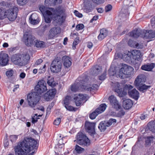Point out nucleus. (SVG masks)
<instances>
[{
    "label": "nucleus",
    "instance_id": "obj_1",
    "mask_svg": "<svg viewBox=\"0 0 155 155\" xmlns=\"http://www.w3.org/2000/svg\"><path fill=\"white\" fill-rule=\"evenodd\" d=\"M37 142L31 138L25 137L15 147V153L17 155H27L32 150L37 149Z\"/></svg>",
    "mask_w": 155,
    "mask_h": 155
},
{
    "label": "nucleus",
    "instance_id": "obj_2",
    "mask_svg": "<svg viewBox=\"0 0 155 155\" xmlns=\"http://www.w3.org/2000/svg\"><path fill=\"white\" fill-rule=\"evenodd\" d=\"M48 10L44 6H41L39 9L43 15H54L53 20L56 25H61L64 20V17L65 16V10L63 9L57 8L54 9L52 8H49Z\"/></svg>",
    "mask_w": 155,
    "mask_h": 155
},
{
    "label": "nucleus",
    "instance_id": "obj_3",
    "mask_svg": "<svg viewBox=\"0 0 155 155\" xmlns=\"http://www.w3.org/2000/svg\"><path fill=\"white\" fill-rule=\"evenodd\" d=\"M111 85L113 90L116 92L118 96L120 97H124L127 95V89L131 90L133 88V87L130 85L126 84L122 88V84L117 82H112Z\"/></svg>",
    "mask_w": 155,
    "mask_h": 155
},
{
    "label": "nucleus",
    "instance_id": "obj_4",
    "mask_svg": "<svg viewBox=\"0 0 155 155\" xmlns=\"http://www.w3.org/2000/svg\"><path fill=\"white\" fill-rule=\"evenodd\" d=\"M30 59L29 55L26 53L21 55L15 54L12 57V61L16 65L22 66L26 64Z\"/></svg>",
    "mask_w": 155,
    "mask_h": 155
},
{
    "label": "nucleus",
    "instance_id": "obj_5",
    "mask_svg": "<svg viewBox=\"0 0 155 155\" xmlns=\"http://www.w3.org/2000/svg\"><path fill=\"white\" fill-rule=\"evenodd\" d=\"M134 69L132 67L124 64L122 66L116 75L121 78H125L129 77L133 74Z\"/></svg>",
    "mask_w": 155,
    "mask_h": 155
},
{
    "label": "nucleus",
    "instance_id": "obj_6",
    "mask_svg": "<svg viewBox=\"0 0 155 155\" xmlns=\"http://www.w3.org/2000/svg\"><path fill=\"white\" fill-rule=\"evenodd\" d=\"M87 81V77L85 76L83 77H79L77 79L75 83L73 84L71 87L72 91L76 92L79 91H83L84 89L83 87V85H84V83Z\"/></svg>",
    "mask_w": 155,
    "mask_h": 155
},
{
    "label": "nucleus",
    "instance_id": "obj_7",
    "mask_svg": "<svg viewBox=\"0 0 155 155\" xmlns=\"http://www.w3.org/2000/svg\"><path fill=\"white\" fill-rule=\"evenodd\" d=\"M78 144L83 146L90 145V142L87 137L81 132L78 133L76 136Z\"/></svg>",
    "mask_w": 155,
    "mask_h": 155
},
{
    "label": "nucleus",
    "instance_id": "obj_8",
    "mask_svg": "<svg viewBox=\"0 0 155 155\" xmlns=\"http://www.w3.org/2000/svg\"><path fill=\"white\" fill-rule=\"evenodd\" d=\"M27 101L28 105L31 107H34L39 101V97L35 93L29 94L27 96Z\"/></svg>",
    "mask_w": 155,
    "mask_h": 155
},
{
    "label": "nucleus",
    "instance_id": "obj_9",
    "mask_svg": "<svg viewBox=\"0 0 155 155\" xmlns=\"http://www.w3.org/2000/svg\"><path fill=\"white\" fill-rule=\"evenodd\" d=\"M18 11V8L15 7L8 9L5 11V18L7 17L10 21H14L17 18Z\"/></svg>",
    "mask_w": 155,
    "mask_h": 155
},
{
    "label": "nucleus",
    "instance_id": "obj_10",
    "mask_svg": "<svg viewBox=\"0 0 155 155\" xmlns=\"http://www.w3.org/2000/svg\"><path fill=\"white\" fill-rule=\"evenodd\" d=\"M61 61L59 59H54L52 61L51 67V70L53 72L58 73L61 71L62 67Z\"/></svg>",
    "mask_w": 155,
    "mask_h": 155
},
{
    "label": "nucleus",
    "instance_id": "obj_11",
    "mask_svg": "<svg viewBox=\"0 0 155 155\" xmlns=\"http://www.w3.org/2000/svg\"><path fill=\"white\" fill-rule=\"evenodd\" d=\"M47 90L46 84L43 80L39 81L35 87V91L38 94H41Z\"/></svg>",
    "mask_w": 155,
    "mask_h": 155
},
{
    "label": "nucleus",
    "instance_id": "obj_12",
    "mask_svg": "<svg viewBox=\"0 0 155 155\" xmlns=\"http://www.w3.org/2000/svg\"><path fill=\"white\" fill-rule=\"evenodd\" d=\"M24 39L25 44L27 46H31L34 45L36 38L31 35L25 34L24 35Z\"/></svg>",
    "mask_w": 155,
    "mask_h": 155
},
{
    "label": "nucleus",
    "instance_id": "obj_13",
    "mask_svg": "<svg viewBox=\"0 0 155 155\" xmlns=\"http://www.w3.org/2000/svg\"><path fill=\"white\" fill-rule=\"evenodd\" d=\"M87 96L86 94L84 95L81 94H75L74 100L76 106H79L81 104L83 101H86Z\"/></svg>",
    "mask_w": 155,
    "mask_h": 155
},
{
    "label": "nucleus",
    "instance_id": "obj_14",
    "mask_svg": "<svg viewBox=\"0 0 155 155\" xmlns=\"http://www.w3.org/2000/svg\"><path fill=\"white\" fill-rule=\"evenodd\" d=\"M96 123L86 121L85 124V127L87 131L92 136L95 133L94 129Z\"/></svg>",
    "mask_w": 155,
    "mask_h": 155
},
{
    "label": "nucleus",
    "instance_id": "obj_15",
    "mask_svg": "<svg viewBox=\"0 0 155 155\" xmlns=\"http://www.w3.org/2000/svg\"><path fill=\"white\" fill-rule=\"evenodd\" d=\"M110 104L112 107L118 110L120 108L121 106L119 102L117 99L116 97L114 95H112L108 98Z\"/></svg>",
    "mask_w": 155,
    "mask_h": 155
},
{
    "label": "nucleus",
    "instance_id": "obj_16",
    "mask_svg": "<svg viewBox=\"0 0 155 155\" xmlns=\"http://www.w3.org/2000/svg\"><path fill=\"white\" fill-rule=\"evenodd\" d=\"M8 61V54L3 52H1L0 54V65L4 66L7 65Z\"/></svg>",
    "mask_w": 155,
    "mask_h": 155
},
{
    "label": "nucleus",
    "instance_id": "obj_17",
    "mask_svg": "<svg viewBox=\"0 0 155 155\" xmlns=\"http://www.w3.org/2000/svg\"><path fill=\"white\" fill-rule=\"evenodd\" d=\"M61 32V29L59 27H55L51 29L49 31V37L52 38Z\"/></svg>",
    "mask_w": 155,
    "mask_h": 155
},
{
    "label": "nucleus",
    "instance_id": "obj_18",
    "mask_svg": "<svg viewBox=\"0 0 155 155\" xmlns=\"http://www.w3.org/2000/svg\"><path fill=\"white\" fill-rule=\"evenodd\" d=\"M145 81V76L143 74H140L138 76L134 81L136 86L142 85Z\"/></svg>",
    "mask_w": 155,
    "mask_h": 155
},
{
    "label": "nucleus",
    "instance_id": "obj_19",
    "mask_svg": "<svg viewBox=\"0 0 155 155\" xmlns=\"http://www.w3.org/2000/svg\"><path fill=\"white\" fill-rule=\"evenodd\" d=\"M140 53L139 51L136 50H133L130 52H128V55L131 57V59L138 60L140 59Z\"/></svg>",
    "mask_w": 155,
    "mask_h": 155
},
{
    "label": "nucleus",
    "instance_id": "obj_20",
    "mask_svg": "<svg viewBox=\"0 0 155 155\" xmlns=\"http://www.w3.org/2000/svg\"><path fill=\"white\" fill-rule=\"evenodd\" d=\"M88 79L87 78V81L86 82V81L84 83V85H83V87L84 90H86L88 91H91L92 90H94L97 89L98 86L96 84H94L91 86L90 85H89L87 84V81H88Z\"/></svg>",
    "mask_w": 155,
    "mask_h": 155
},
{
    "label": "nucleus",
    "instance_id": "obj_21",
    "mask_svg": "<svg viewBox=\"0 0 155 155\" xmlns=\"http://www.w3.org/2000/svg\"><path fill=\"white\" fill-rule=\"evenodd\" d=\"M122 99L123 100V106L125 109H128L132 107L133 103L130 99H125L124 98H123Z\"/></svg>",
    "mask_w": 155,
    "mask_h": 155
},
{
    "label": "nucleus",
    "instance_id": "obj_22",
    "mask_svg": "<svg viewBox=\"0 0 155 155\" xmlns=\"http://www.w3.org/2000/svg\"><path fill=\"white\" fill-rule=\"evenodd\" d=\"M128 93L130 97L133 98L136 100H137L139 96V93L138 91L135 89L131 90L127 89Z\"/></svg>",
    "mask_w": 155,
    "mask_h": 155
},
{
    "label": "nucleus",
    "instance_id": "obj_23",
    "mask_svg": "<svg viewBox=\"0 0 155 155\" xmlns=\"http://www.w3.org/2000/svg\"><path fill=\"white\" fill-rule=\"evenodd\" d=\"M155 64L153 63H148L142 65L141 68L142 70L147 71H151L154 68Z\"/></svg>",
    "mask_w": 155,
    "mask_h": 155
},
{
    "label": "nucleus",
    "instance_id": "obj_24",
    "mask_svg": "<svg viewBox=\"0 0 155 155\" xmlns=\"http://www.w3.org/2000/svg\"><path fill=\"white\" fill-rule=\"evenodd\" d=\"M30 22L32 24H37L39 22L38 16L36 13H33L31 15L29 18Z\"/></svg>",
    "mask_w": 155,
    "mask_h": 155
},
{
    "label": "nucleus",
    "instance_id": "obj_25",
    "mask_svg": "<svg viewBox=\"0 0 155 155\" xmlns=\"http://www.w3.org/2000/svg\"><path fill=\"white\" fill-rule=\"evenodd\" d=\"M62 61L64 65L66 68L69 67L71 64V59L68 57L64 56L62 57Z\"/></svg>",
    "mask_w": 155,
    "mask_h": 155
},
{
    "label": "nucleus",
    "instance_id": "obj_26",
    "mask_svg": "<svg viewBox=\"0 0 155 155\" xmlns=\"http://www.w3.org/2000/svg\"><path fill=\"white\" fill-rule=\"evenodd\" d=\"M108 32L105 29L101 30L100 34L98 36V38L100 40H101L104 38L107 35Z\"/></svg>",
    "mask_w": 155,
    "mask_h": 155
},
{
    "label": "nucleus",
    "instance_id": "obj_27",
    "mask_svg": "<svg viewBox=\"0 0 155 155\" xmlns=\"http://www.w3.org/2000/svg\"><path fill=\"white\" fill-rule=\"evenodd\" d=\"M107 127H108L107 124V123L106 121H102L99 125L98 128L101 132L104 131Z\"/></svg>",
    "mask_w": 155,
    "mask_h": 155
},
{
    "label": "nucleus",
    "instance_id": "obj_28",
    "mask_svg": "<svg viewBox=\"0 0 155 155\" xmlns=\"http://www.w3.org/2000/svg\"><path fill=\"white\" fill-rule=\"evenodd\" d=\"M35 46L38 48H44L45 47L44 42L36 39L34 45Z\"/></svg>",
    "mask_w": 155,
    "mask_h": 155
},
{
    "label": "nucleus",
    "instance_id": "obj_29",
    "mask_svg": "<svg viewBox=\"0 0 155 155\" xmlns=\"http://www.w3.org/2000/svg\"><path fill=\"white\" fill-rule=\"evenodd\" d=\"M106 107L107 105L105 104H102L96 110V111H97L98 114H100L105 110Z\"/></svg>",
    "mask_w": 155,
    "mask_h": 155
},
{
    "label": "nucleus",
    "instance_id": "obj_30",
    "mask_svg": "<svg viewBox=\"0 0 155 155\" xmlns=\"http://www.w3.org/2000/svg\"><path fill=\"white\" fill-rule=\"evenodd\" d=\"M129 35L134 38H137L140 36V29H137L130 32Z\"/></svg>",
    "mask_w": 155,
    "mask_h": 155
},
{
    "label": "nucleus",
    "instance_id": "obj_31",
    "mask_svg": "<svg viewBox=\"0 0 155 155\" xmlns=\"http://www.w3.org/2000/svg\"><path fill=\"white\" fill-rule=\"evenodd\" d=\"M148 126L150 130L153 132L155 133V122L154 121L149 123Z\"/></svg>",
    "mask_w": 155,
    "mask_h": 155
},
{
    "label": "nucleus",
    "instance_id": "obj_32",
    "mask_svg": "<svg viewBox=\"0 0 155 155\" xmlns=\"http://www.w3.org/2000/svg\"><path fill=\"white\" fill-rule=\"evenodd\" d=\"M148 32L146 30H140V36L143 38L147 39Z\"/></svg>",
    "mask_w": 155,
    "mask_h": 155
},
{
    "label": "nucleus",
    "instance_id": "obj_33",
    "mask_svg": "<svg viewBox=\"0 0 155 155\" xmlns=\"http://www.w3.org/2000/svg\"><path fill=\"white\" fill-rule=\"evenodd\" d=\"M71 100V96H66L64 100L63 101V105L64 106H66L68 105H69Z\"/></svg>",
    "mask_w": 155,
    "mask_h": 155
},
{
    "label": "nucleus",
    "instance_id": "obj_34",
    "mask_svg": "<svg viewBox=\"0 0 155 155\" xmlns=\"http://www.w3.org/2000/svg\"><path fill=\"white\" fill-rule=\"evenodd\" d=\"M47 83L51 87H54L56 85V84L54 82V78H53L49 76L48 78Z\"/></svg>",
    "mask_w": 155,
    "mask_h": 155
},
{
    "label": "nucleus",
    "instance_id": "obj_35",
    "mask_svg": "<svg viewBox=\"0 0 155 155\" xmlns=\"http://www.w3.org/2000/svg\"><path fill=\"white\" fill-rule=\"evenodd\" d=\"M93 71L92 74L96 76L101 71V68L100 67L96 66L93 68Z\"/></svg>",
    "mask_w": 155,
    "mask_h": 155
},
{
    "label": "nucleus",
    "instance_id": "obj_36",
    "mask_svg": "<svg viewBox=\"0 0 155 155\" xmlns=\"http://www.w3.org/2000/svg\"><path fill=\"white\" fill-rule=\"evenodd\" d=\"M148 39H151L155 37V30H150L148 31Z\"/></svg>",
    "mask_w": 155,
    "mask_h": 155
},
{
    "label": "nucleus",
    "instance_id": "obj_37",
    "mask_svg": "<svg viewBox=\"0 0 155 155\" xmlns=\"http://www.w3.org/2000/svg\"><path fill=\"white\" fill-rule=\"evenodd\" d=\"M47 93H48L49 96L52 99L56 94V90L55 89H52L49 90Z\"/></svg>",
    "mask_w": 155,
    "mask_h": 155
},
{
    "label": "nucleus",
    "instance_id": "obj_38",
    "mask_svg": "<svg viewBox=\"0 0 155 155\" xmlns=\"http://www.w3.org/2000/svg\"><path fill=\"white\" fill-rule=\"evenodd\" d=\"M5 11L3 8H0V19H3L5 18Z\"/></svg>",
    "mask_w": 155,
    "mask_h": 155
},
{
    "label": "nucleus",
    "instance_id": "obj_39",
    "mask_svg": "<svg viewBox=\"0 0 155 155\" xmlns=\"http://www.w3.org/2000/svg\"><path fill=\"white\" fill-rule=\"evenodd\" d=\"M137 86L138 87L139 90L142 91H143L145 90H146L150 87V86L146 85L143 84L141 85Z\"/></svg>",
    "mask_w": 155,
    "mask_h": 155
},
{
    "label": "nucleus",
    "instance_id": "obj_40",
    "mask_svg": "<svg viewBox=\"0 0 155 155\" xmlns=\"http://www.w3.org/2000/svg\"><path fill=\"white\" fill-rule=\"evenodd\" d=\"M52 15H49L45 14L44 15L45 22L47 23H49L51 21V16Z\"/></svg>",
    "mask_w": 155,
    "mask_h": 155
},
{
    "label": "nucleus",
    "instance_id": "obj_41",
    "mask_svg": "<svg viewBox=\"0 0 155 155\" xmlns=\"http://www.w3.org/2000/svg\"><path fill=\"white\" fill-rule=\"evenodd\" d=\"M105 51L107 54L109 53L112 50V45L110 44H107V46L105 47Z\"/></svg>",
    "mask_w": 155,
    "mask_h": 155
},
{
    "label": "nucleus",
    "instance_id": "obj_42",
    "mask_svg": "<svg viewBox=\"0 0 155 155\" xmlns=\"http://www.w3.org/2000/svg\"><path fill=\"white\" fill-rule=\"evenodd\" d=\"M75 150L77 152L79 153H81L84 151V149L77 145L75 146Z\"/></svg>",
    "mask_w": 155,
    "mask_h": 155
},
{
    "label": "nucleus",
    "instance_id": "obj_43",
    "mask_svg": "<svg viewBox=\"0 0 155 155\" xmlns=\"http://www.w3.org/2000/svg\"><path fill=\"white\" fill-rule=\"evenodd\" d=\"M134 62V67L136 70H138L140 64V62L138 60H135Z\"/></svg>",
    "mask_w": 155,
    "mask_h": 155
},
{
    "label": "nucleus",
    "instance_id": "obj_44",
    "mask_svg": "<svg viewBox=\"0 0 155 155\" xmlns=\"http://www.w3.org/2000/svg\"><path fill=\"white\" fill-rule=\"evenodd\" d=\"M108 127L110 126L112 124H114L116 122V120L114 119H110L108 121L106 122Z\"/></svg>",
    "mask_w": 155,
    "mask_h": 155
},
{
    "label": "nucleus",
    "instance_id": "obj_45",
    "mask_svg": "<svg viewBox=\"0 0 155 155\" xmlns=\"http://www.w3.org/2000/svg\"><path fill=\"white\" fill-rule=\"evenodd\" d=\"M99 114H98L97 111H96V110L92 112L90 115V117L91 119H94Z\"/></svg>",
    "mask_w": 155,
    "mask_h": 155
},
{
    "label": "nucleus",
    "instance_id": "obj_46",
    "mask_svg": "<svg viewBox=\"0 0 155 155\" xmlns=\"http://www.w3.org/2000/svg\"><path fill=\"white\" fill-rule=\"evenodd\" d=\"M38 119H39V118L38 117V114H35V115L33 116L32 118V123L34 124L37 121Z\"/></svg>",
    "mask_w": 155,
    "mask_h": 155
},
{
    "label": "nucleus",
    "instance_id": "obj_47",
    "mask_svg": "<svg viewBox=\"0 0 155 155\" xmlns=\"http://www.w3.org/2000/svg\"><path fill=\"white\" fill-rule=\"evenodd\" d=\"M64 107L67 110L69 111L73 110L75 111L76 110L75 108L71 106H69V105H68L66 106H64Z\"/></svg>",
    "mask_w": 155,
    "mask_h": 155
},
{
    "label": "nucleus",
    "instance_id": "obj_48",
    "mask_svg": "<svg viewBox=\"0 0 155 155\" xmlns=\"http://www.w3.org/2000/svg\"><path fill=\"white\" fill-rule=\"evenodd\" d=\"M123 56V59L124 60L126 61L131 60L130 56L128 55V52L127 54H124Z\"/></svg>",
    "mask_w": 155,
    "mask_h": 155
},
{
    "label": "nucleus",
    "instance_id": "obj_49",
    "mask_svg": "<svg viewBox=\"0 0 155 155\" xmlns=\"http://www.w3.org/2000/svg\"><path fill=\"white\" fill-rule=\"evenodd\" d=\"M123 55L120 53H116L115 54L114 57L116 59H117L118 58L123 59Z\"/></svg>",
    "mask_w": 155,
    "mask_h": 155
},
{
    "label": "nucleus",
    "instance_id": "obj_50",
    "mask_svg": "<svg viewBox=\"0 0 155 155\" xmlns=\"http://www.w3.org/2000/svg\"><path fill=\"white\" fill-rule=\"evenodd\" d=\"M18 136L17 135H12L10 136V140L13 142L16 141L18 138Z\"/></svg>",
    "mask_w": 155,
    "mask_h": 155
},
{
    "label": "nucleus",
    "instance_id": "obj_51",
    "mask_svg": "<svg viewBox=\"0 0 155 155\" xmlns=\"http://www.w3.org/2000/svg\"><path fill=\"white\" fill-rule=\"evenodd\" d=\"M112 7L109 4L106 5L105 8V11L106 12H108L111 10Z\"/></svg>",
    "mask_w": 155,
    "mask_h": 155
},
{
    "label": "nucleus",
    "instance_id": "obj_52",
    "mask_svg": "<svg viewBox=\"0 0 155 155\" xmlns=\"http://www.w3.org/2000/svg\"><path fill=\"white\" fill-rule=\"evenodd\" d=\"M13 71L12 70H11L7 71L6 74L8 77H11L13 75Z\"/></svg>",
    "mask_w": 155,
    "mask_h": 155
},
{
    "label": "nucleus",
    "instance_id": "obj_53",
    "mask_svg": "<svg viewBox=\"0 0 155 155\" xmlns=\"http://www.w3.org/2000/svg\"><path fill=\"white\" fill-rule=\"evenodd\" d=\"M27 0H17V1L18 4L22 5H25L27 3Z\"/></svg>",
    "mask_w": 155,
    "mask_h": 155
},
{
    "label": "nucleus",
    "instance_id": "obj_54",
    "mask_svg": "<svg viewBox=\"0 0 155 155\" xmlns=\"http://www.w3.org/2000/svg\"><path fill=\"white\" fill-rule=\"evenodd\" d=\"M84 28V25L82 24L78 25H76V28L77 30H80L83 29Z\"/></svg>",
    "mask_w": 155,
    "mask_h": 155
},
{
    "label": "nucleus",
    "instance_id": "obj_55",
    "mask_svg": "<svg viewBox=\"0 0 155 155\" xmlns=\"http://www.w3.org/2000/svg\"><path fill=\"white\" fill-rule=\"evenodd\" d=\"M61 121V119L60 118H58L55 120L54 122V125H58L59 124Z\"/></svg>",
    "mask_w": 155,
    "mask_h": 155
},
{
    "label": "nucleus",
    "instance_id": "obj_56",
    "mask_svg": "<svg viewBox=\"0 0 155 155\" xmlns=\"http://www.w3.org/2000/svg\"><path fill=\"white\" fill-rule=\"evenodd\" d=\"M44 98L47 101H49L50 99H52V98L49 96L48 93H46L44 94Z\"/></svg>",
    "mask_w": 155,
    "mask_h": 155
},
{
    "label": "nucleus",
    "instance_id": "obj_57",
    "mask_svg": "<svg viewBox=\"0 0 155 155\" xmlns=\"http://www.w3.org/2000/svg\"><path fill=\"white\" fill-rule=\"evenodd\" d=\"M45 64L42 68H41L38 70L39 73L40 74H41L45 72Z\"/></svg>",
    "mask_w": 155,
    "mask_h": 155
},
{
    "label": "nucleus",
    "instance_id": "obj_58",
    "mask_svg": "<svg viewBox=\"0 0 155 155\" xmlns=\"http://www.w3.org/2000/svg\"><path fill=\"white\" fill-rule=\"evenodd\" d=\"M43 62V60L41 59L37 60L35 64V66L36 67L37 66Z\"/></svg>",
    "mask_w": 155,
    "mask_h": 155
},
{
    "label": "nucleus",
    "instance_id": "obj_59",
    "mask_svg": "<svg viewBox=\"0 0 155 155\" xmlns=\"http://www.w3.org/2000/svg\"><path fill=\"white\" fill-rule=\"evenodd\" d=\"M74 13L76 16L79 18H81L82 17L83 15L82 14L79 13L78 11L76 10L74 11Z\"/></svg>",
    "mask_w": 155,
    "mask_h": 155
},
{
    "label": "nucleus",
    "instance_id": "obj_60",
    "mask_svg": "<svg viewBox=\"0 0 155 155\" xmlns=\"http://www.w3.org/2000/svg\"><path fill=\"white\" fill-rule=\"evenodd\" d=\"M125 114V112L124 111L122 110L119 111L117 114V115L119 117H121L123 116Z\"/></svg>",
    "mask_w": 155,
    "mask_h": 155
},
{
    "label": "nucleus",
    "instance_id": "obj_61",
    "mask_svg": "<svg viewBox=\"0 0 155 155\" xmlns=\"http://www.w3.org/2000/svg\"><path fill=\"white\" fill-rule=\"evenodd\" d=\"M128 45L131 47H134V42L130 40H129L128 42Z\"/></svg>",
    "mask_w": 155,
    "mask_h": 155
},
{
    "label": "nucleus",
    "instance_id": "obj_62",
    "mask_svg": "<svg viewBox=\"0 0 155 155\" xmlns=\"http://www.w3.org/2000/svg\"><path fill=\"white\" fill-rule=\"evenodd\" d=\"M78 40L77 38L75 39V40L74 41L72 46V48L73 49H74L76 48V45H77L78 43L77 41V40Z\"/></svg>",
    "mask_w": 155,
    "mask_h": 155
},
{
    "label": "nucleus",
    "instance_id": "obj_63",
    "mask_svg": "<svg viewBox=\"0 0 155 155\" xmlns=\"http://www.w3.org/2000/svg\"><path fill=\"white\" fill-rule=\"evenodd\" d=\"M106 78V73H104L101 76L99 77V79L101 80H103Z\"/></svg>",
    "mask_w": 155,
    "mask_h": 155
},
{
    "label": "nucleus",
    "instance_id": "obj_64",
    "mask_svg": "<svg viewBox=\"0 0 155 155\" xmlns=\"http://www.w3.org/2000/svg\"><path fill=\"white\" fill-rule=\"evenodd\" d=\"M94 3L98 5L103 2V0H92Z\"/></svg>",
    "mask_w": 155,
    "mask_h": 155
}]
</instances>
